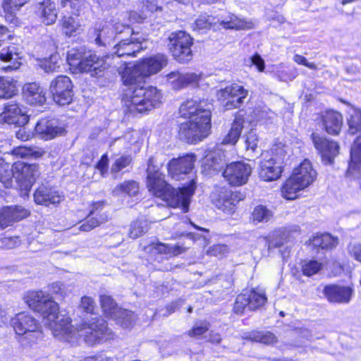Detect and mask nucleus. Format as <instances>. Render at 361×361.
Masks as SVG:
<instances>
[{"label": "nucleus", "mask_w": 361, "mask_h": 361, "mask_svg": "<svg viewBox=\"0 0 361 361\" xmlns=\"http://www.w3.org/2000/svg\"><path fill=\"white\" fill-rule=\"evenodd\" d=\"M87 50L85 48L71 49L67 54V61L70 66L77 71L80 61Z\"/></svg>", "instance_id": "c03bdc74"}, {"label": "nucleus", "mask_w": 361, "mask_h": 361, "mask_svg": "<svg viewBox=\"0 0 361 361\" xmlns=\"http://www.w3.org/2000/svg\"><path fill=\"white\" fill-rule=\"evenodd\" d=\"M13 178H16L20 188L26 190H30L36 178L39 176L37 166L18 162L13 164Z\"/></svg>", "instance_id": "9b49d317"}, {"label": "nucleus", "mask_w": 361, "mask_h": 361, "mask_svg": "<svg viewBox=\"0 0 361 361\" xmlns=\"http://www.w3.org/2000/svg\"><path fill=\"white\" fill-rule=\"evenodd\" d=\"M249 298V310H255L264 305L267 302V297L262 291L252 290L247 291Z\"/></svg>", "instance_id": "79ce46f5"}, {"label": "nucleus", "mask_w": 361, "mask_h": 361, "mask_svg": "<svg viewBox=\"0 0 361 361\" xmlns=\"http://www.w3.org/2000/svg\"><path fill=\"white\" fill-rule=\"evenodd\" d=\"M90 35L96 44L102 47L110 44L115 37L112 26L106 23H97L91 30Z\"/></svg>", "instance_id": "6ab92c4d"}, {"label": "nucleus", "mask_w": 361, "mask_h": 361, "mask_svg": "<svg viewBox=\"0 0 361 361\" xmlns=\"http://www.w3.org/2000/svg\"><path fill=\"white\" fill-rule=\"evenodd\" d=\"M322 268V263L316 260H310L303 263L302 270L304 275L310 276L318 273Z\"/></svg>", "instance_id": "603ef678"}, {"label": "nucleus", "mask_w": 361, "mask_h": 361, "mask_svg": "<svg viewBox=\"0 0 361 361\" xmlns=\"http://www.w3.org/2000/svg\"><path fill=\"white\" fill-rule=\"evenodd\" d=\"M23 94L30 104H43L46 101L43 89L36 82L25 84Z\"/></svg>", "instance_id": "bb28decb"}, {"label": "nucleus", "mask_w": 361, "mask_h": 361, "mask_svg": "<svg viewBox=\"0 0 361 361\" xmlns=\"http://www.w3.org/2000/svg\"><path fill=\"white\" fill-rule=\"evenodd\" d=\"M311 244L314 247L328 249L335 247L338 244V239L328 233H324L313 237L311 239Z\"/></svg>", "instance_id": "ea45409f"}, {"label": "nucleus", "mask_w": 361, "mask_h": 361, "mask_svg": "<svg viewBox=\"0 0 361 361\" xmlns=\"http://www.w3.org/2000/svg\"><path fill=\"white\" fill-rule=\"evenodd\" d=\"M259 176L265 181H273L279 179L283 170L281 160H274L263 154V159L259 164Z\"/></svg>", "instance_id": "4468645a"}, {"label": "nucleus", "mask_w": 361, "mask_h": 361, "mask_svg": "<svg viewBox=\"0 0 361 361\" xmlns=\"http://www.w3.org/2000/svg\"><path fill=\"white\" fill-rule=\"evenodd\" d=\"M216 24V18L210 16H202L195 21L196 27L202 29H209Z\"/></svg>", "instance_id": "6e6d98bb"}, {"label": "nucleus", "mask_w": 361, "mask_h": 361, "mask_svg": "<svg viewBox=\"0 0 361 361\" xmlns=\"http://www.w3.org/2000/svg\"><path fill=\"white\" fill-rule=\"evenodd\" d=\"M161 167V163H158L154 157H150L147 164V178H152V177L164 175L161 172H160Z\"/></svg>", "instance_id": "3c124183"}, {"label": "nucleus", "mask_w": 361, "mask_h": 361, "mask_svg": "<svg viewBox=\"0 0 361 361\" xmlns=\"http://www.w3.org/2000/svg\"><path fill=\"white\" fill-rule=\"evenodd\" d=\"M142 2L143 4L142 12V15L144 16L138 15L137 18H136L135 13H130V19L133 20V21H135V22H139L140 20L145 18L146 13L154 12L157 8V6L152 1H149V0H142Z\"/></svg>", "instance_id": "864d4df0"}, {"label": "nucleus", "mask_w": 361, "mask_h": 361, "mask_svg": "<svg viewBox=\"0 0 361 361\" xmlns=\"http://www.w3.org/2000/svg\"><path fill=\"white\" fill-rule=\"evenodd\" d=\"M34 200L37 204L44 206L56 205L63 200V196L58 191L42 185L35 190Z\"/></svg>", "instance_id": "4be33fe9"}, {"label": "nucleus", "mask_w": 361, "mask_h": 361, "mask_svg": "<svg viewBox=\"0 0 361 361\" xmlns=\"http://www.w3.org/2000/svg\"><path fill=\"white\" fill-rule=\"evenodd\" d=\"M254 221L267 222L273 216L272 212L263 205L257 206L252 214Z\"/></svg>", "instance_id": "de8ad7c7"}, {"label": "nucleus", "mask_w": 361, "mask_h": 361, "mask_svg": "<svg viewBox=\"0 0 361 361\" xmlns=\"http://www.w3.org/2000/svg\"><path fill=\"white\" fill-rule=\"evenodd\" d=\"M168 44L173 58L180 63H186L192 60L191 46L192 39L185 32L178 31L171 33Z\"/></svg>", "instance_id": "0eeeda50"}, {"label": "nucleus", "mask_w": 361, "mask_h": 361, "mask_svg": "<svg viewBox=\"0 0 361 361\" xmlns=\"http://www.w3.org/2000/svg\"><path fill=\"white\" fill-rule=\"evenodd\" d=\"M49 291L52 294L59 295L63 298L68 294V290L66 286L60 282H55L49 286Z\"/></svg>", "instance_id": "680f3d73"}, {"label": "nucleus", "mask_w": 361, "mask_h": 361, "mask_svg": "<svg viewBox=\"0 0 361 361\" xmlns=\"http://www.w3.org/2000/svg\"><path fill=\"white\" fill-rule=\"evenodd\" d=\"M225 162L224 154L220 150L209 152L204 158L203 164L208 170L219 171Z\"/></svg>", "instance_id": "7c9ffc66"}, {"label": "nucleus", "mask_w": 361, "mask_h": 361, "mask_svg": "<svg viewBox=\"0 0 361 361\" xmlns=\"http://www.w3.org/2000/svg\"><path fill=\"white\" fill-rule=\"evenodd\" d=\"M94 300L89 296H83L80 300V308L86 313L93 314L95 309Z\"/></svg>", "instance_id": "e2e57ef3"}, {"label": "nucleus", "mask_w": 361, "mask_h": 361, "mask_svg": "<svg viewBox=\"0 0 361 361\" xmlns=\"http://www.w3.org/2000/svg\"><path fill=\"white\" fill-rule=\"evenodd\" d=\"M38 13L46 25L54 23L57 18L56 5L51 0H44L38 5Z\"/></svg>", "instance_id": "c756f323"}, {"label": "nucleus", "mask_w": 361, "mask_h": 361, "mask_svg": "<svg viewBox=\"0 0 361 361\" xmlns=\"http://www.w3.org/2000/svg\"><path fill=\"white\" fill-rule=\"evenodd\" d=\"M2 116L8 123L23 124L27 121V116L23 109L16 102H8L2 112Z\"/></svg>", "instance_id": "393cba45"}, {"label": "nucleus", "mask_w": 361, "mask_h": 361, "mask_svg": "<svg viewBox=\"0 0 361 361\" xmlns=\"http://www.w3.org/2000/svg\"><path fill=\"white\" fill-rule=\"evenodd\" d=\"M35 133L41 139L49 140L63 135L64 130L59 128L54 121L42 118L35 126Z\"/></svg>", "instance_id": "5701e85b"}, {"label": "nucleus", "mask_w": 361, "mask_h": 361, "mask_svg": "<svg viewBox=\"0 0 361 361\" xmlns=\"http://www.w3.org/2000/svg\"><path fill=\"white\" fill-rule=\"evenodd\" d=\"M28 215L29 212L21 206L4 207L0 210V228H5L11 226Z\"/></svg>", "instance_id": "f3484780"}, {"label": "nucleus", "mask_w": 361, "mask_h": 361, "mask_svg": "<svg viewBox=\"0 0 361 361\" xmlns=\"http://www.w3.org/2000/svg\"><path fill=\"white\" fill-rule=\"evenodd\" d=\"M252 171V168L250 164L243 161H235L226 166L223 176L230 185L240 186L247 183Z\"/></svg>", "instance_id": "1a4fd4ad"}, {"label": "nucleus", "mask_w": 361, "mask_h": 361, "mask_svg": "<svg viewBox=\"0 0 361 361\" xmlns=\"http://www.w3.org/2000/svg\"><path fill=\"white\" fill-rule=\"evenodd\" d=\"M353 293L350 287L338 285L326 286L324 289V295L331 302L348 303Z\"/></svg>", "instance_id": "aec40b11"}, {"label": "nucleus", "mask_w": 361, "mask_h": 361, "mask_svg": "<svg viewBox=\"0 0 361 361\" xmlns=\"http://www.w3.org/2000/svg\"><path fill=\"white\" fill-rule=\"evenodd\" d=\"M195 161V157L192 154L171 159L168 164L169 175L173 179H179L181 174H187L192 169Z\"/></svg>", "instance_id": "2eb2a0df"}, {"label": "nucleus", "mask_w": 361, "mask_h": 361, "mask_svg": "<svg viewBox=\"0 0 361 361\" xmlns=\"http://www.w3.org/2000/svg\"><path fill=\"white\" fill-rule=\"evenodd\" d=\"M314 147L319 151L322 159L328 164H331L336 156L338 154L339 147L337 142L328 140L317 133H313L311 135Z\"/></svg>", "instance_id": "ddd939ff"}, {"label": "nucleus", "mask_w": 361, "mask_h": 361, "mask_svg": "<svg viewBox=\"0 0 361 361\" xmlns=\"http://www.w3.org/2000/svg\"><path fill=\"white\" fill-rule=\"evenodd\" d=\"M216 22V24L219 23L222 25L226 29L243 30L250 27L248 25L249 23L238 18L237 16L233 14L228 15L221 20L218 18Z\"/></svg>", "instance_id": "72a5a7b5"}, {"label": "nucleus", "mask_w": 361, "mask_h": 361, "mask_svg": "<svg viewBox=\"0 0 361 361\" xmlns=\"http://www.w3.org/2000/svg\"><path fill=\"white\" fill-rule=\"evenodd\" d=\"M132 161L131 157L129 155L122 156L118 158L111 166L113 173H118L125 167L128 166Z\"/></svg>", "instance_id": "052dcab7"}, {"label": "nucleus", "mask_w": 361, "mask_h": 361, "mask_svg": "<svg viewBox=\"0 0 361 361\" xmlns=\"http://www.w3.org/2000/svg\"><path fill=\"white\" fill-rule=\"evenodd\" d=\"M123 83L126 86L123 102L131 113H145L161 102V93L152 86L145 87V74L138 63L128 66L124 63L118 68Z\"/></svg>", "instance_id": "f257e3e1"}, {"label": "nucleus", "mask_w": 361, "mask_h": 361, "mask_svg": "<svg viewBox=\"0 0 361 361\" xmlns=\"http://www.w3.org/2000/svg\"><path fill=\"white\" fill-rule=\"evenodd\" d=\"M323 123L326 131L331 135H338L343 125L342 115L334 111H329L323 116Z\"/></svg>", "instance_id": "cd10ccee"}, {"label": "nucleus", "mask_w": 361, "mask_h": 361, "mask_svg": "<svg viewBox=\"0 0 361 361\" xmlns=\"http://www.w3.org/2000/svg\"><path fill=\"white\" fill-rule=\"evenodd\" d=\"M140 190L139 183L135 180H126L114 189L113 193L116 195L126 194L129 196L136 195Z\"/></svg>", "instance_id": "f704fd0d"}, {"label": "nucleus", "mask_w": 361, "mask_h": 361, "mask_svg": "<svg viewBox=\"0 0 361 361\" xmlns=\"http://www.w3.org/2000/svg\"><path fill=\"white\" fill-rule=\"evenodd\" d=\"M258 143V137L256 133L251 130L247 135L245 139V144L247 149H251L254 151Z\"/></svg>", "instance_id": "69168bd1"}, {"label": "nucleus", "mask_w": 361, "mask_h": 361, "mask_svg": "<svg viewBox=\"0 0 361 361\" xmlns=\"http://www.w3.org/2000/svg\"><path fill=\"white\" fill-rule=\"evenodd\" d=\"M244 116L245 115L243 111H239L235 115V118L231 123V129L223 140L224 144L235 145L238 142L244 127Z\"/></svg>", "instance_id": "c85d7f7f"}, {"label": "nucleus", "mask_w": 361, "mask_h": 361, "mask_svg": "<svg viewBox=\"0 0 361 361\" xmlns=\"http://www.w3.org/2000/svg\"><path fill=\"white\" fill-rule=\"evenodd\" d=\"M293 60L298 64L303 65L312 70H317V66L316 64L308 62L307 59L302 55L295 54L293 57Z\"/></svg>", "instance_id": "774afa93"}, {"label": "nucleus", "mask_w": 361, "mask_h": 361, "mask_svg": "<svg viewBox=\"0 0 361 361\" xmlns=\"http://www.w3.org/2000/svg\"><path fill=\"white\" fill-rule=\"evenodd\" d=\"M148 228L149 224L146 219H137L131 224L128 235L135 239L145 233Z\"/></svg>", "instance_id": "37998d69"}, {"label": "nucleus", "mask_w": 361, "mask_h": 361, "mask_svg": "<svg viewBox=\"0 0 361 361\" xmlns=\"http://www.w3.org/2000/svg\"><path fill=\"white\" fill-rule=\"evenodd\" d=\"M90 330V331L87 332V334L85 336V341L92 345L103 338L108 329L105 323L103 322L99 325L92 324Z\"/></svg>", "instance_id": "e433bc0d"}, {"label": "nucleus", "mask_w": 361, "mask_h": 361, "mask_svg": "<svg viewBox=\"0 0 361 361\" xmlns=\"http://www.w3.org/2000/svg\"><path fill=\"white\" fill-rule=\"evenodd\" d=\"M0 60L9 65L3 68L5 71H15L19 68L21 62V51L16 44H10L0 51Z\"/></svg>", "instance_id": "412c9836"}, {"label": "nucleus", "mask_w": 361, "mask_h": 361, "mask_svg": "<svg viewBox=\"0 0 361 361\" xmlns=\"http://www.w3.org/2000/svg\"><path fill=\"white\" fill-rule=\"evenodd\" d=\"M202 75L201 73H181L178 71H173L166 75V79L167 82L173 89L180 90L188 85H197Z\"/></svg>", "instance_id": "dca6fc26"}, {"label": "nucleus", "mask_w": 361, "mask_h": 361, "mask_svg": "<svg viewBox=\"0 0 361 361\" xmlns=\"http://www.w3.org/2000/svg\"><path fill=\"white\" fill-rule=\"evenodd\" d=\"M286 147L281 145L279 144L276 145L274 148L271 149V154L267 155L268 157H270L271 159H273L274 160H281V166H283V161L285 160L286 157L287 156V150L286 149Z\"/></svg>", "instance_id": "13d9d810"}, {"label": "nucleus", "mask_w": 361, "mask_h": 361, "mask_svg": "<svg viewBox=\"0 0 361 361\" xmlns=\"http://www.w3.org/2000/svg\"><path fill=\"white\" fill-rule=\"evenodd\" d=\"M62 26L66 35H71L79 28V23L73 17H64L62 19Z\"/></svg>", "instance_id": "5fc2aeb1"}, {"label": "nucleus", "mask_w": 361, "mask_h": 361, "mask_svg": "<svg viewBox=\"0 0 361 361\" xmlns=\"http://www.w3.org/2000/svg\"><path fill=\"white\" fill-rule=\"evenodd\" d=\"M29 0H4L3 8L5 12L16 11L28 2Z\"/></svg>", "instance_id": "4d7b16f0"}, {"label": "nucleus", "mask_w": 361, "mask_h": 361, "mask_svg": "<svg viewBox=\"0 0 361 361\" xmlns=\"http://www.w3.org/2000/svg\"><path fill=\"white\" fill-rule=\"evenodd\" d=\"M212 104L204 100L187 99L180 106L181 117L189 120L180 125L178 136L188 143L206 137L210 129Z\"/></svg>", "instance_id": "f03ea898"}, {"label": "nucleus", "mask_w": 361, "mask_h": 361, "mask_svg": "<svg viewBox=\"0 0 361 361\" xmlns=\"http://www.w3.org/2000/svg\"><path fill=\"white\" fill-rule=\"evenodd\" d=\"M108 220L109 216L106 213L99 214L96 217L87 216V219L80 226V230L85 232L90 231L101 224L106 223Z\"/></svg>", "instance_id": "a19ab883"}, {"label": "nucleus", "mask_w": 361, "mask_h": 361, "mask_svg": "<svg viewBox=\"0 0 361 361\" xmlns=\"http://www.w3.org/2000/svg\"><path fill=\"white\" fill-rule=\"evenodd\" d=\"M317 175L312 163L305 159L293 170L291 176L284 183L281 188L282 196L287 200H295L300 191L314 183Z\"/></svg>", "instance_id": "39448f33"}, {"label": "nucleus", "mask_w": 361, "mask_h": 361, "mask_svg": "<svg viewBox=\"0 0 361 361\" xmlns=\"http://www.w3.org/2000/svg\"><path fill=\"white\" fill-rule=\"evenodd\" d=\"M147 188L152 195L162 199L169 207H180L185 213L189 210L196 185L195 180H192L188 186L175 189L165 181L164 175H161L147 178Z\"/></svg>", "instance_id": "20e7f679"}, {"label": "nucleus", "mask_w": 361, "mask_h": 361, "mask_svg": "<svg viewBox=\"0 0 361 361\" xmlns=\"http://www.w3.org/2000/svg\"><path fill=\"white\" fill-rule=\"evenodd\" d=\"M53 100L60 106L69 104L73 97V84L66 75H59L49 85Z\"/></svg>", "instance_id": "6e6552de"}, {"label": "nucleus", "mask_w": 361, "mask_h": 361, "mask_svg": "<svg viewBox=\"0 0 361 361\" xmlns=\"http://www.w3.org/2000/svg\"><path fill=\"white\" fill-rule=\"evenodd\" d=\"M106 68V63L103 58L97 56L90 50L85 53L82 61L77 71L78 72H94L95 75H100V73Z\"/></svg>", "instance_id": "a211bd4d"}, {"label": "nucleus", "mask_w": 361, "mask_h": 361, "mask_svg": "<svg viewBox=\"0 0 361 361\" xmlns=\"http://www.w3.org/2000/svg\"><path fill=\"white\" fill-rule=\"evenodd\" d=\"M24 300L32 310L43 317L45 324L49 326L55 337L68 339L73 332L71 318L59 314V305L50 295L42 290H32L27 293Z\"/></svg>", "instance_id": "7ed1b4c3"}, {"label": "nucleus", "mask_w": 361, "mask_h": 361, "mask_svg": "<svg viewBox=\"0 0 361 361\" xmlns=\"http://www.w3.org/2000/svg\"><path fill=\"white\" fill-rule=\"evenodd\" d=\"M115 54L118 57L135 56L142 49V42L135 37L121 41L115 46Z\"/></svg>", "instance_id": "a878e982"}, {"label": "nucleus", "mask_w": 361, "mask_h": 361, "mask_svg": "<svg viewBox=\"0 0 361 361\" xmlns=\"http://www.w3.org/2000/svg\"><path fill=\"white\" fill-rule=\"evenodd\" d=\"M18 245H20V240L17 236L5 237L0 239V249H13Z\"/></svg>", "instance_id": "0e129e2a"}, {"label": "nucleus", "mask_w": 361, "mask_h": 361, "mask_svg": "<svg viewBox=\"0 0 361 361\" xmlns=\"http://www.w3.org/2000/svg\"><path fill=\"white\" fill-rule=\"evenodd\" d=\"M247 94L248 91L242 85L234 83L220 90L217 97L227 109H231L239 107Z\"/></svg>", "instance_id": "9d476101"}, {"label": "nucleus", "mask_w": 361, "mask_h": 361, "mask_svg": "<svg viewBox=\"0 0 361 361\" xmlns=\"http://www.w3.org/2000/svg\"><path fill=\"white\" fill-rule=\"evenodd\" d=\"M151 248L154 252L165 254L169 256H177L186 250V248L178 245H170L161 243H152Z\"/></svg>", "instance_id": "473e14b6"}, {"label": "nucleus", "mask_w": 361, "mask_h": 361, "mask_svg": "<svg viewBox=\"0 0 361 361\" xmlns=\"http://www.w3.org/2000/svg\"><path fill=\"white\" fill-rule=\"evenodd\" d=\"M245 338L265 345H273L278 342V338L276 336L270 331L251 332L245 337Z\"/></svg>", "instance_id": "c9c22d12"}, {"label": "nucleus", "mask_w": 361, "mask_h": 361, "mask_svg": "<svg viewBox=\"0 0 361 361\" xmlns=\"http://www.w3.org/2000/svg\"><path fill=\"white\" fill-rule=\"evenodd\" d=\"M59 55L57 53L51 54L49 58L39 60V66L47 73H52L59 67L58 64Z\"/></svg>", "instance_id": "a18cd8bd"}, {"label": "nucleus", "mask_w": 361, "mask_h": 361, "mask_svg": "<svg viewBox=\"0 0 361 361\" xmlns=\"http://www.w3.org/2000/svg\"><path fill=\"white\" fill-rule=\"evenodd\" d=\"M16 81L9 78L0 77V98L9 99L16 94Z\"/></svg>", "instance_id": "4c0bfd02"}, {"label": "nucleus", "mask_w": 361, "mask_h": 361, "mask_svg": "<svg viewBox=\"0 0 361 361\" xmlns=\"http://www.w3.org/2000/svg\"><path fill=\"white\" fill-rule=\"evenodd\" d=\"M101 307L106 317L117 318L118 312L121 310L114 300L109 295H103L100 296Z\"/></svg>", "instance_id": "2f4dec72"}, {"label": "nucleus", "mask_w": 361, "mask_h": 361, "mask_svg": "<svg viewBox=\"0 0 361 361\" xmlns=\"http://www.w3.org/2000/svg\"><path fill=\"white\" fill-rule=\"evenodd\" d=\"M209 324L207 321H201L196 323L193 328L188 332L190 336H200L209 330Z\"/></svg>", "instance_id": "bf43d9fd"}, {"label": "nucleus", "mask_w": 361, "mask_h": 361, "mask_svg": "<svg viewBox=\"0 0 361 361\" xmlns=\"http://www.w3.org/2000/svg\"><path fill=\"white\" fill-rule=\"evenodd\" d=\"M11 325L20 336L19 342L28 346L41 339L43 336L39 322L27 312H20L11 320Z\"/></svg>", "instance_id": "423d86ee"}, {"label": "nucleus", "mask_w": 361, "mask_h": 361, "mask_svg": "<svg viewBox=\"0 0 361 361\" xmlns=\"http://www.w3.org/2000/svg\"><path fill=\"white\" fill-rule=\"evenodd\" d=\"M118 324L123 328H128L135 320V316L133 312L121 309L118 314L117 318H113Z\"/></svg>", "instance_id": "09e8293b"}, {"label": "nucleus", "mask_w": 361, "mask_h": 361, "mask_svg": "<svg viewBox=\"0 0 361 361\" xmlns=\"http://www.w3.org/2000/svg\"><path fill=\"white\" fill-rule=\"evenodd\" d=\"M16 154H19L21 157H31L34 158L42 157L45 154L46 151L42 148L36 146L32 147H20L15 149Z\"/></svg>", "instance_id": "49530a36"}, {"label": "nucleus", "mask_w": 361, "mask_h": 361, "mask_svg": "<svg viewBox=\"0 0 361 361\" xmlns=\"http://www.w3.org/2000/svg\"><path fill=\"white\" fill-rule=\"evenodd\" d=\"M249 298L247 292L238 295L233 306L234 312L241 314L246 309L249 310Z\"/></svg>", "instance_id": "8fccbe9b"}, {"label": "nucleus", "mask_w": 361, "mask_h": 361, "mask_svg": "<svg viewBox=\"0 0 361 361\" xmlns=\"http://www.w3.org/2000/svg\"><path fill=\"white\" fill-rule=\"evenodd\" d=\"M167 57L164 54H157L154 56L145 59L138 63L139 66L148 77L160 71L167 65Z\"/></svg>", "instance_id": "b1692460"}, {"label": "nucleus", "mask_w": 361, "mask_h": 361, "mask_svg": "<svg viewBox=\"0 0 361 361\" xmlns=\"http://www.w3.org/2000/svg\"><path fill=\"white\" fill-rule=\"evenodd\" d=\"M13 165H11L0 159V182L6 188H10L12 185L13 178L14 176Z\"/></svg>", "instance_id": "58836bf2"}, {"label": "nucleus", "mask_w": 361, "mask_h": 361, "mask_svg": "<svg viewBox=\"0 0 361 361\" xmlns=\"http://www.w3.org/2000/svg\"><path fill=\"white\" fill-rule=\"evenodd\" d=\"M239 195V193L233 192L225 188H220L212 192V199L219 209L231 214L234 212L236 202L241 200Z\"/></svg>", "instance_id": "f8f14e48"}, {"label": "nucleus", "mask_w": 361, "mask_h": 361, "mask_svg": "<svg viewBox=\"0 0 361 361\" xmlns=\"http://www.w3.org/2000/svg\"><path fill=\"white\" fill-rule=\"evenodd\" d=\"M227 251V247L225 245H215L207 250V253L211 256L219 257L223 255Z\"/></svg>", "instance_id": "338daca9"}]
</instances>
